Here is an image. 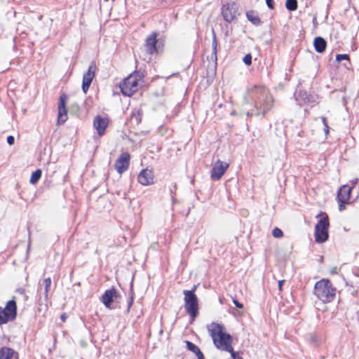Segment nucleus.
<instances>
[{
	"mask_svg": "<svg viewBox=\"0 0 359 359\" xmlns=\"http://www.w3.org/2000/svg\"><path fill=\"white\" fill-rule=\"evenodd\" d=\"M314 294L324 303L332 302L336 294V288L327 279H321L314 286Z\"/></svg>",
	"mask_w": 359,
	"mask_h": 359,
	"instance_id": "nucleus-3",
	"label": "nucleus"
},
{
	"mask_svg": "<svg viewBox=\"0 0 359 359\" xmlns=\"http://www.w3.org/2000/svg\"><path fill=\"white\" fill-rule=\"evenodd\" d=\"M227 352H229L231 353V356L233 359H243L240 355L238 352L234 351L233 348H232V351H227Z\"/></svg>",
	"mask_w": 359,
	"mask_h": 359,
	"instance_id": "nucleus-29",
	"label": "nucleus"
},
{
	"mask_svg": "<svg viewBox=\"0 0 359 359\" xmlns=\"http://www.w3.org/2000/svg\"><path fill=\"white\" fill-rule=\"evenodd\" d=\"M186 344L188 350L194 353L198 359H205L203 353L201 352L198 346L189 341H186Z\"/></svg>",
	"mask_w": 359,
	"mask_h": 359,
	"instance_id": "nucleus-20",
	"label": "nucleus"
},
{
	"mask_svg": "<svg viewBox=\"0 0 359 359\" xmlns=\"http://www.w3.org/2000/svg\"><path fill=\"white\" fill-rule=\"evenodd\" d=\"M272 235L275 238H281L283 236V232L280 229L275 227L272 231Z\"/></svg>",
	"mask_w": 359,
	"mask_h": 359,
	"instance_id": "nucleus-26",
	"label": "nucleus"
},
{
	"mask_svg": "<svg viewBox=\"0 0 359 359\" xmlns=\"http://www.w3.org/2000/svg\"><path fill=\"white\" fill-rule=\"evenodd\" d=\"M208 332L215 346L221 350L232 351V337L229 334L223 332V326L216 323H212L208 326Z\"/></svg>",
	"mask_w": 359,
	"mask_h": 359,
	"instance_id": "nucleus-2",
	"label": "nucleus"
},
{
	"mask_svg": "<svg viewBox=\"0 0 359 359\" xmlns=\"http://www.w3.org/2000/svg\"><path fill=\"white\" fill-rule=\"evenodd\" d=\"M321 119H322V122H323V124L324 125V126L326 125H328L327 118L323 116V117H321Z\"/></svg>",
	"mask_w": 359,
	"mask_h": 359,
	"instance_id": "nucleus-39",
	"label": "nucleus"
},
{
	"mask_svg": "<svg viewBox=\"0 0 359 359\" xmlns=\"http://www.w3.org/2000/svg\"><path fill=\"white\" fill-rule=\"evenodd\" d=\"M313 46L316 52L323 53L327 46L326 41L321 36H317L314 39Z\"/></svg>",
	"mask_w": 359,
	"mask_h": 359,
	"instance_id": "nucleus-19",
	"label": "nucleus"
},
{
	"mask_svg": "<svg viewBox=\"0 0 359 359\" xmlns=\"http://www.w3.org/2000/svg\"><path fill=\"white\" fill-rule=\"evenodd\" d=\"M68 97L66 94L63 93L60 96V102L58 104V123H62L67 119V114L66 109V102Z\"/></svg>",
	"mask_w": 359,
	"mask_h": 359,
	"instance_id": "nucleus-12",
	"label": "nucleus"
},
{
	"mask_svg": "<svg viewBox=\"0 0 359 359\" xmlns=\"http://www.w3.org/2000/svg\"><path fill=\"white\" fill-rule=\"evenodd\" d=\"M284 282H285L284 280H281L278 281V289H279V290H282V286H283V284L284 283Z\"/></svg>",
	"mask_w": 359,
	"mask_h": 359,
	"instance_id": "nucleus-38",
	"label": "nucleus"
},
{
	"mask_svg": "<svg viewBox=\"0 0 359 359\" xmlns=\"http://www.w3.org/2000/svg\"><path fill=\"white\" fill-rule=\"evenodd\" d=\"M217 37L215 32L212 30V53L210 55L207 56V60L209 62H213L215 66L217 64Z\"/></svg>",
	"mask_w": 359,
	"mask_h": 359,
	"instance_id": "nucleus-18",
	"label": "nucleus"
},
{
	"mask_svg": "<svg viewBox=\"0 0 359 359\" xmlns=\"http://www.w3.org/2000/svg\"><path fill=\"white\" fill-rule=\"evenodd\" d=\"M117 297V291L114 288L107 290L102 294L101 301L107 308H110L114 297Z\"/></svg>",
	"mask_w": 359,
	"mask_h": 359,
	"instance_id": "nucleus-15",
	"label": "nucleus"
},
{
	"mask_svg": "<svg viewBox=\"0 0 359 359\" xmlns=\"http://www.w3.org/2000/svg\"><path fill=\"white\" fill-rule=\"evenodd\" d=\"M353 187L343 185L339 190L337 196L338 201L348 203L350 199L351 192Z\"/></svg>",
	"mask_w": 359,
	"mask_h": 359,
	"instance_id": "nucleus-16",
	"label": "nucleus"
},
{
	"mask_svg": "<svg viewBox=\"0 0 359 359\" xmlns=\"http://www.w3.org/2000/svg\"><path fill=\"white\" fill-rule=\"evenodd\" d=\"M229 168V163L217 160L214 164L210 177L213 180H219Z\"/></svg>",
	"mask_w": 359,
	"mask_h": 359,
	"instance_id": "nucleus-10",
	"label": "nucleus"
},
{
	"mask_svg": "<svg viewBox=\"0 0 359 359\" xmlns=\"http://www.w3.org/2000/svg\"><path fill=\"white\" fill-rule=\"evenodd\" d=\"M338 203H339V211H343L345 209V204L346 203H344V202H341V201H338Z\"/></svg>",
	"mask_w": 359,
	"mask_h": 359,
	"instance_id": "nucleus-34",
	"label": "nucleus"
},
{
	"mask_svg": "<svg viewBox=\"0 0 359 359\" xmlns=\"http://www.w3.org/2000/svg\"><path fill=\"white\" fill-rule=\"evenodd\" d=\"M126 194L124 192L123 197L126 198Z\"/></svg>",
	"mask_w": 359,
	"mask_h": 359,
	"instance_id": "nucleus-45",
	"label": "nucleus"
},
{
	"mask_svg": "<svg viewBox=\"0 0 359 359\" xmlns=\"http://www.w3.org/2000/svg\"><path fill=\"white\" fill-rule=\"evenodd\" d=\"M222 14L224 20L231 22L238 15L236 5L233 3L224 5L222 8Z\"/></svg>",
	"mask_w": 359,
	"mask_h": 359,
	"instance_id": "nucleus-8",
	"label": "nucleus"
},
{
	"mask_svg": "<svg viewBox=\"0 0 359 359\" xmlns=\"http://www.w3.org/2000/svg\"><path fill=\"white\" fill-rule=\"evenodd\" d=\"M60 318H61L62 322H65L66 320V318H67L66 313H62L61 315V316H60Z\"/></svg>",
	"mask_w": 359,
	"mask_h": 359,
	"instance_id": "nucleus-41",
	"label": "nucleus"
},
{
	"mask_svg": "<svg viewBox=\"0 0 359 359\" xmlns=\"http://www.w3.org/2000/svg\"><path fill=\"white\" fill-rule=\"evenodd\" d=\"M130 156L128 152L122 153L115 162V168L120 174L128 170Z\"/></svg>",
	"mask_w": 359,
	"mask_h": 359,
	"instance_id": "nucleus-11",
	"label": "nucleus"
},
{
	"mask_svg": "<svg viewBox=\"0 0 359 359\" xmlns=\"http://www.w3.org/2000/svg\"><path fill=\"white\" fill-rule=\"evenodd\" d=\"M328 217L326 215L321 218L315 227V240L316 243H322L328 239Z\"/></svg>",
	"mask_w": 359,
	"mask_h": 359,
	"instance_id": "nucleus-7",
	"label": "nucleus"
},
{
	"mask_svg": "<svg viewBox=\"0 0 359 359\" xmlns=\"http://www.w3.org/2000/svg\"><path fill=\"white\" fill-rule=\"evenodd\" d=\"M243 61L246 65H250L252 64V55L250 53L245 55Z\"/></svg>",
	"mask_w": 359,
	"mask_h": 359,
	"instance_id": "nucleus-28",
	"label": "nucleus"
},
{
	"mask_svg": "<svg viewBox=\"0 0 359 359\" xmlns=\"http://www.w3.org/2000/svg\"><path fill=\"white\" fill-rule=\"evenodd\" d=\"M133 300H134V298H133V295L132 294L130 297V299L128 302V310H130V307L132 306V305L133 304Z\"/></svg>",
	"mask_w": 359,
	"mask_h": 359,
	"instance_id": "nucleus-35",
	"label": "nucleus"
},
{
	"mask_svg": "<svg viewBox=\"0 0 359 359\" xmlns=\"http://www.w3.org/2000/svg\"><path fill=\"white\" fill-rule=\"evenodd\" d=\"M358 182V179H355L354 180L352 181V183H353V187L355 186Z\"/></svg>",
	"mask_w": 359,
	"mask_h": 359,
	"instance_id": "nucleus-44",
	"label": "nucleus"
},
{
	"mask_svg": "<svg viewBox=\"0 0 359 359\" xmlns=\"http://www.w3.org/2000/svg\"><path fill=\"white\" fill-rule=\"evenodd\" d=\"M246 16L248 20L250 22H251L253 25L256 26L261 25L262 21L260 18L257 15H255V13L252 11L248 12L246 13Z\"/></svg>",
	"mask_w": 359,
	"mask_h": 359,
	"instance_id": "nucleus-22",
	"label": "nucleus"
},
{
	"mask_svg": "<svg viewBox=\"0 0 359 359\" xmlns=\"http://www.w3.org/2000/svg\"><path fill=\"white\" fill-rule=\"evenodd\" d=\"M15 353L11 348L3 347L0 348V359H11Z\"/></svg>",
	"mask_w": 359,
	"mask_h": 359,
	"instance_id": "nucleus-21",
	"label": "nucleus"
},
{
	"mask_svg": "<svg viewBox=\"0 0 359 359\" xmlns=\"http://www.w3.org/2000/svg\"><path fill=\"white\" fill-rule=\"evenodd\" d=\"M41 174H42V172L39 169H37L36 170L33 172L32 175H31V177H30V180H29V182L31 184H36L39 180V179L41 178Z\"/></svg>",
	"mask_w": 359,
	"mask_h": 359,
	"instance_id": "nucleus-24",
	"label": "nucleus"
},
{
	"mask_svg": "<svg viewBox=\"0 0 359 359\" xmlns=\"http://www.w3.org/2000/svg\"><path fill=\"white\" fill-rule=\"evenodd\" d=\"M233 302L234 304V305L238 308V309H242L243 308V304L240 303L236 299H233Z\"/></svg>",
	"mask_w": 359,
	"mask_h": 359,
	"instance_id": "nucleus-30",
	"label": "nucleus"
},
{
	"mask_svg": "<svg viewBox=\"0 0 359 359\" xmlns=\"http://www.w3.org/2000/svg\"><path fill=\"white\" fill-rule=\"evenodd\" d=\"M184 309L186 312L190 316L193 320L199 314L198 299L193 291L185 290L183 291Z\"/></svg>",
	"mask_w": 359,
	"mask_h": 359,
	"instance_id": "nucleus-5",
	"label": "nucleus"
},
{
	"mask_svg": "<svg viewBox=\"0 0 359 359\" xmlns=\"http://www.w3.org/2000/svg\"><path fill=\"white\" fill-rule=\"evenodd\" d=\"M108 123L109 120L107 118L102 117L100 115H97L95 117L93 121V126L97 130V133L100 136H102L104 134Z\"/></svg>",
	"mask_w": 359,
	"mask_h": 359,
	"instance_id": "nucleus-14",
	"label": "nucleus"
},
{
	"mask_svg": "<svg viewBox=\"0 0 359 359\" xmlns=\"http://www.w3.org/2000/svg\"><path fill=\"white\" fill-rule=\"evenodd\" d=\"M266 3L267 6L270 9H273L274 8L273 0H266Z\"/></svg>",
	"mask_w": 359,
	"mask_h": 359,
	"instance_id": "nucleus-31",
	"label": "nucleus"
},
{
	"mask_svg": "<svg viewBox=\"0 0 359 359\" xmlns=\"http://www.w3.org/2000/svg\"><path fill=\"white\" fill-rule=\"evenodd\" d=\"M302 99L304 103H309L311 101L312 97L307 94L306 92L300 91L296 97V100L299 102Z\"/></svg>",
	"mask_w": 359,
	"mask_h": 359,
	"instance_id": "nucleus-23",
	"label": "nucleus"
},
{
	"mask_svg": "<svg viewBox=\"0 0 359 359\" xmlns=\"http://www.w3.org/2000/svg\"><path fill=\"white\" fill-rule=\"evenodd\" d=\"M138 182L144 186L153 183V175L151 170L148 169L142 170L138 175Z\"/></svg>",
	"mask_w": 359,
	"mask_h": 359,
	"instance_id": "nucleus-17",
	"label": "nucleus"
},
{
	"mask_svg": "<svg viewBox=\"0 0 359 359\" xmlns=\"http://www.w3.org/2000/svg\"><path fill=\"white\" fill-rule=\"evenodd\" d=\"M336 60L337 62H341V60H350V57L347 54H337L336 55Z\"/></svg>",
	"mask_w": 359,
	"mask_h": 359,
	"instance_id": "nucleus-27",
	"label": "nucleus"
},
{
	"mask_svg": "<svg viewBox=\"0 0 359 359\" xmlns=\"http://www.w3.org/2000/svg\"><path fill=\"white\" fill-rule=\"evenodd\" d=\"M245 100L246 104H250L252 107L245 112L248 117L255 116L263 118L273 107V98L263 86H254L249 88Z\"/></svg>",
	"mask_w": 359,
	"mask_h": 359,
	"instance_id": "nucleus-1",
	"label": "nucleus"
},
{
	"mask_svg": "<svg viewBox=\"0 0 359 359\" xmlns=\"http://www.w3.org/2000/svg\"><path fill=\"white\" fill-rule=\"evenodd\" d=\"M14 142H15V138L13 136H12V135L8 136L7 142L8 144L12 145L14 144Z\"/></svg>",
	"mask_w": 359,
	"mask_h": 359,
	"instance_id": "nucleus-32",
	"label": "nucleus"
},
{
	"mask_svg": "<svg viewBox=\"0 0 359 359\" xmlns=\"http://www.w3.org/2000/svg\"><path fill=\"white\" fill-rule=\"evenodd\" d=\"M313 25H314L315 26H316V25H317L318 22H317V18H316V17H314V18H313Z\"/></svg>",
	"mask_w": 359,
	"mask_h": 359,
	"instance_id": "nucleus-42",
	"label": "nucleus"
},
{
	"mask_svg": "<svg viewBox=\"0 0 359 359\" xmlns=\"http://www.w3.org/2000/svg\"><path fill=\"white\" fill-rule=\"evenodd\" d=\"M50 288V287L44 286V297H45L46 299H48V295Z\"/></svg>",
	"mask_w": 359,
	"mask_h": 359,
	"instance_id": "nucleus-36",
	"label": "nucleus"
},
{
	"mask_svg": "<svg viewBox=\"0 0 359 359\" xmlns=\"http://www.w3.org/2000/svg\"><path fill=\"white\" fill-rule=\"evenodd\" d=\"M339 272V269L337 266H334L331 269L330 273L332 274H337Z\"/></svg>",
	"mask_w": 359,
	"mask_h": 359,
	"instance_id": "nucleus-37",
	"label": "nucleus"
},
{
	"mask_svg": "<svg viewBox=\"0 0 359 359\" xmlns=\"http://www.w3.org/2000/svg\"><path fill=\"white\" fill-rule=\"evenodd\" d=\"M96 65L94 62H92L86 73L83 74L82 81V90L84 93H86L89 89V87L93 80L95 74Z\"/></svg>",
	"mask_w": 359,
	"mask_h": 359,
	"instance_id": "nucleus-9",
	"label": "nucleus"
},
{
	"mask_svg": "<svg viewBox=\"0 0 359 359\" xmlns=\"http://www.w3.org/2000/svg\"><path fill=\"white\" fill-rule=\"evenodd\" d=\"M324 132H325V135L328 134V133H329V126L328 125H326L324 126Z\"/></svg>",
	"mask_w": 359,
	"mask_h": 359,
	"instance_id": "nucleus-40",
	"label": "nucleus"
},
{
	"mask_svg": "<svg viewBox=\"0 0 359 359\" xmlns=\"http://www.w3.org/2000/svg\"><path fill=\"white\" fill-rule=\"evenodd\" d=\"M17 305L14 299L9 300L4 308L0 306V325L16 318Z\"/></svg>",
	"mask_w": 359,
	"mask_h": 359,
	"instance_id": "nucleus-6",
	"label": "nucleus"
},
{
	"mask_svg": "<svg viewBox=\"0 0 359 359\" xmlns=\"http://www.w3.org/2000/svg\"><path fill=\"white\" fill-rule=\"evenodd\" d=\"M196 287H197L196 285H194L193 288L191 290H190L189 291H193V293H195Z\"/></svg>",
	"mask_w": 359,
	"mask_h": 359,
	"instance_id": "nucleus-43",
	"label": "nucleus"
},
{
	"mask_svg": "<svg viewBox=\"0 0 359 359\" xmlns=\"http://www.w3.org/2000/svg\"><path fill=\"white\" fill-rule=\"evenodd\" d=\"M43 285H44V286H48V287H50V285H51V278H46L43 280Z\"/></svg>",
	"mask_w": 359,
	"mask_h": 359,
	"instance_id": "nucleus-33",
	"label": "nucleus"
},
{
	"mask_svg": "<svg viewBox=\"0 0 359 359\" xmlns=\"http://www.w3.org/2000/svg\"><path fill=\"white\" fill-rule=\"evenodd\" d=\"M285 7L290 11H294L297 8V0H286Z\"/></svg>",
	"mask_w": 359,
	"mask_h": 359,
	"instance_id": "nucleus-25",
	"label": "nucleus"
},
{
	"mask_svg": "<svg viewBox=\"0 0 359 359\" xmlns=\"http://www.w3.org/2000/svg\"><path fill=\"white\" fill-rule=\"evenodd\" d=\"M156 32H152L147 37L144 46L147 53L153 55L158 52Z\"/></svg>",
	"mask_w": 359,
	"mask_h": 359,
	"instance_id": "nucleus-13",
	"label": "nucleus"
},
{
	"mask_svg": "<svg viewBox=\"0 0 359 359\" xmlns=\"http://www.w3.org/2000/svg\"><path fill=\"white\" fill-rule=\"evenodd\" d=\"M142 74L139 72H134L129 76L125 79L120 84L121 93L124 95L132 96L138 90L139 81L142 79Z\"/></svg>",
	"mask_w": 359,
	"mask_h": 359,
	"instance_id": "nucleus-4",
	"label": "nucleus"
}]
</instances>
